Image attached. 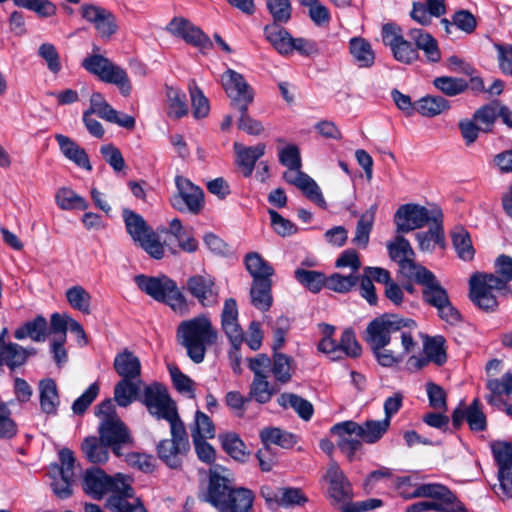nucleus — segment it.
<instances>
[{
	"label": "nucleus",
	"mask_w": 512,
	"mask_h": 512,
	"mask_svg": "<svg viewBox=\"0 0 512 512\" xmlns=\"http://www.w3.org/2000/svg\"><path fill=\"white\" fill-rule=\"evenodd\" d=\"M277 392L278 389L270 385L267 376H257L253 378L250 385L249 398L254 399L260 404H265L268 403Z\"/></svg>",
	"instance_id": "nucleus-52"
},
{
	"label": "nucleus",
	"mask_w": 512,
	"mask_h": 512,
	"mask_svg": "<svg viewBox=\"0 0 512 512\" xmlns=\"http://www.w3.org/2000/svg\"><path fill=\"white\" fill-rule=\"evenodd\" d=\"M178 193L171 199L172 206L180 212L198 214L203 207V191L183 177L176 178Z\"/></svg>",
	"instance_id": "nucleus-15"
},
{
	"label": "nucleus",
	"mask_w": 512,
	"mask_h": 512,
	"mask_svg": "<svg viewBox=\"0 0 512 512\" xmlns=\"http://www.w3.org/2000/svg\"><path fill=\"white\" fill-rule=\"evenodd\" d=\"M185 289L204 307L218 303L219 288L215 279L208 274H197L186 280Z\"/></svg>",
	"instance_id": "nucleus-19"
},
{
	"label": "nucleus",
	"mask_w": 512,
	"mask_h": 512,
	"mask_svg": "<svg viewBox=\"0 0 512 512\" xmlns=\"http://www.w3.org/2000/svg\"><path fill=\"white\" fill-rule=\"evenodd\" d=\"M357 429L358 423L354 421L337 423L331 428V433L337 436L338 448L347 455L349 461L353 460L355 452L362 446Z\"/></svg>",
	"instance_id": "nucleus-26"
},
{
	"label": "nucleus",
	"mask_w": 512,
	"mask_h": 512,
	"mask_svg": "<svg viewBox=\"0 0 512 512\" xmlns=\"http://www.w3.org/2000/svg\"><path fill=\"white\" fill-rule=\"evenodd\" d=\"M505 278L494 274L475 273L469 280L470 300L480 309L486 312H493L498 306L496 296L493 291H502L507 289Z\"/></svg>",
	"instance_id": "nucleus-5"
},
{
	"label": "nucleus",
	"mask_w": 512,
	"mask_h": 512,
	"mask_svg": "<svg viewBox=\"0 0 512 512\" xmlns=\"http://www.w3.org/2000/svg\"><path fill=\"white\" fill-rule=\"evenodd\" d=\"M140 379L122 378L114 388V399L120 407L129 406L138 395Z\"/></svg>",
	"instance_id": "nucleus-43"
},
{
	"label": "nucleus",
	"mask_w": 512,
	"mask_h": 512,
	"mask_svg": "<svg viewBox=\"0 0 512 512\" xmlns=\"http://www.w3.org/2000/svg\"><path fill=\"white\" fill-rule=\"evenodd\" d=\"M55 139L60 147L61 152L67 159L74 162L81 168H84L88 171L92 170V166L90 164L87 153L74 140L62 134H57Z\"/></svg>",
	"instance_id": "nucleus-32"
},
{
	"label": "nucleus",
	"mask_w": 512,
	"mask_h": 512,
	"mask_svg": "<svg viewBox=\"0 0 512 512\" xmlns=\"http://www.w3.org/2000/svg\"><path fill=\"white\" fill-rule=\"evenodd\" d=\"M264 33L266 39L279 54L283 56L291 54L293 37L285 28L281 27L279 24L272 23L265 26Z\"/></svg>",
	"instance_id": "nucleus-34"
},
{
	"label": "nucleus",
	"mask_w": 512,
	"mask_h": 512,
	"mask_svg": "<svg viewBox=\"0 0 512 512\" xmlns=\"http://www.w3.org/2000/svg\"><path fill=\"white\" fill-rule=\"evenodd\" d=\"M450 109V103L442 96L427 95L416 103V110L424 117H435Z\"/></svg>",
	"instance_id": "nucleus-46"
},
{
	"label": "nucleus",
	"mask_w": 512,
	"mask_h": 512,
	"mask_svg": "<svg viewBox=\"0 0 512 512\" xmlns=\"http://www.w3.org/2000/svg\"><path fill=\"white\" fill-rule=\"evenodd\" d=\"M350 53L359 67L368 68L374 64L375 54L370 43L363 38L354 37L350 40Z\"/></svg>",
	"instance_id": "nucleus-49"
},
{
	"label": "nucleus",
	"mask_w": 512,
	"mask_h": 512,
	"mask_svg": "<svg viewBox=\"0 0 512 512\" xmlns=\"http://www.w3.org/2000/svg\"><path fill=\"white\" fill-rule=\"evenodd\" d=\"M466 421L472 431H484L486 429V416L480 409V402L478 399H474L467 407Z\"/></svg>",
	"instance_id": "nucleus-64"
},
{
	"label": "nucleus",
	"mask_w": 512,
	"mask_h": 512,
	"mask_svg": "<svg viewBox=\"0 0 512 512\" xmlns=\"http://www.w3.org/2000/svg\"><path fill=\"white\" fill-rule=\"evenodd\" d=\"M431 224L427 231L416 234L418 247L423 252H432L435 245L443 247L445 243L443 222H432Z\"/></svg>",
	"instance_id": "nucleus-39"
},
{
	"label": "nucleus",
	"mask_w": 512,
	"mask_h": 512,
	"mask_svg": "<svg viewBox=\"0 0 512 512\" xmlns=\"http://www.w3.org/2000/svg\"><path fill=\"white\" fill-rule=\"evenodd\" d=\"M433 85L449 97L459 95L468 88V83L465 79L449 76L436 77L433 80Z\"/></svg>",
	"instance_id": "nucleus-59"
},
{
	"label": "nucleus",
	"mask_w": 512,
	"mask_h": 512,
	"mask_svg": "<svg viewBox=\"0 0 512 512\" xmlns=\"http://www.w3.org/2000/svg\"><path fill=\"white\" fill-rule=\"evenodd\" d=\"M167 30L185 40L186 43L198 47L201 51L209 50L213 47L210 38L200 28L184 18H174L168 24Z\"/></svg>",
	"instance_id": "nucleus-23"
},
{
	"label": "nucleus",
	"mask_w": 512,
	"mask_h": 512,
	"mask_svg": "<svg viewBox=\"0 0 512 512\" xmlns=\"http://www.w3.org/2000/svg\"><path fill=\"white\" fill-rule=\"evenodd\" d=\"M57 205L63 210L81 209L88 207L87 201L67 187L60 188L55 195Z\"/></svg>",
	"instance_id": "nucleus-58"
},
{
	"label": "nucleus",
	"mask_w": 512,
	"mask_h": 512,
	"mask_svg": "<svg viewBox=\"0 0 512 512\" xmlns=\"http://www.w3.org/2000/svg\"><path fill=\"white\" fill-rule=\"evenodd\" d=\"M451 238L458 257L464 261H471L474 258L475 250L469 232L462 227H456Z\"/></svg>",
	"instance_id": "nucleus-50"
},
{
	"label": "nucleus",
	"mask_w": 512,
	"mask_h": 512,
	"mask_svg": "<svg viewBox=\"0 0 512 512\" xmlns=\"http://www.w3.org/2000/svg\"><path fill=\"white\" fill-rule=\"evenodd\" d=\"M222 86L231 99V105L237 110H245L254 99L252 89L243 75L228 69L221 77Z\"/></svg>",
	"instance_id": "nucleus-14"
},
{
	"label": "nucleus",
	"mask_w": 512,
	"mask_h": 512,
	"mask_svg": "<svg viewBox=\"0 0 512 512\" xmlns=\"http://www.w3.org/2000/svg\"><path fill=\"white\" fill-rule=\"evenodd\" d=\"M190 93L193 115L195 118H204L209 114L210 104L208 98L198 87L195 80H191L188 85Z\"/></svg>",
	"instance_id": "nucleus-57"
},
{
	"label": "nucleus",
	"mask_w": 512,
	"mask_h": 512,
	"mask_svg": "<svg viewBox=\"0 0 512 512\" xmlns=\"http://www.w3.org/2000/svg\"><path fill=\"white\" fill-rule=\"evenodd\" d=\"M171 439L161 440L157 445L158 457L172 469L182 465V458L188 453L190 443L183 421L170 424Z\"/></svg>",
	"instance_id": "nucleus-9"
},
{
	"label": "nucleus",
	"mask_w": 512,
	"mask_h": 512,
	"mask_svg": "<svg viewBox=\"0 0 512 512\" xmlns=\"http://www.w3.org/2000/svg\"><path fill=\"white\" fill-rule=\"evenodd\" d=\"M224 451L237 461H245L248 453L246 445L235 433H226L219 436Z\"/></svg>",
	"instance_id": "nucleus-55"
},
{
	"label": "nucleus",
	"mask_w": 512,
	"mask_h": 512,
	"mask_svg": "<svg viewBox=\"0 0 512 512\" xmlns=\"http://www.w3.org/2000/svg\"><path fill=\"white\" fill-rule=\"evenodd\" d=\"M40 408L46 415H56L60 405V397L56 382L52 378L39 381Z\"/></svg>",
	"instance_id": "nucleus-31"
},
{
	"label": "nucleus",
	"mask_w": 512,
	"mask_h": 512,
	"mask_svg": "<svg viewBox=\"0 0 512 512\" xmlns=\"http://www.w3.org/2000/svg\"><path fill=\"white\" fill-rule=\"evenodd\" d=\"M123 478L124 476L121 474L112 477L100 468H89L84 474L83 489L89 496L99 500L105 494L114 491L118 482H121Z\"/></svg>",
	"instance_id": "nucleus-18"
},
{
	"label": "nucleus",
	"mask_w": 512,
	"mask_h": 512,
	"mask_svg": "<svg viewBox=\"0 0 512 512\" xmlns=\"http://www.w3.org/2000/svg\"><path fill=\"white\" fill-rule=\"evenodd\" d=\"M27 351L17 343H6L0 336V365L15 369L25 364Z\"/></svg>",
	"instance_id": "nucleus-36"
},
{
	"label": "nucleus",
	"mask_w": 512,
	"mask_h": 512,
	"mask_svg": "<svg viewBox=\"0 0 512 512\" xmlns=\"http://www.w3.org/2000/svg\"><path fill=\"white\" fill-rule=\"evenodd\" d=\"M294 360L287 354L275 352L271 361V371L275 379L281 384L289 382L292 378V366Z\"/></svg>",
	"instance_id": "nucleus-51"
},
{
	"label": "nucleus",
	"mask_w": 512,
	"mask_h": 512,
	"mask_svg": "<svg viewBox=\"0 0 512 512\" xmlns=\"http://www.w3.org/2000/svg\"><path fill=\"white\" fill-rule=\"evenodd\" d=\"M286 183L297 187L311 201L322 208H326V201L318 184L301 168H289L283 173Z\"/></svg>",
	"instance_id": "nucleus-24"
},
{
	"label": "nucleus",
	"mask_w": 512,
	"mask_h": 512,
	"mask_svg": "<svg viewBox=\"0 0 512 512\" xmlns=\"http://www.w3.org/2000/svg\"><path fill=\"white\" fill-rule=\"evenodd\" d=\"M233 148L237 167L245 178L250 177L255 164L265 154L266 145L258 143L254 146H245L242 143L235 142Z\"/></svg>",
	"instance_id": "nucleus-28"
},
{
	"label": "nucleus",
	"mask_w": 512,
	"mask_h": 512,
	"mask_svg": "<svg viewBox=\"0 0 512 512\" xmlns=\"http://www.w3.org/2000/svg\"><path fill=\"white\" fill-rule=\"evenodd\" d=\"M416 327L413 319L402 318L396 314H383L368 324L363 339L371 350H379L387 346H396L402 334H411L407 329Z\"/></svg>",
	"instance_id": "nucleus-3"
},
{
	"label": "nucleus",
	"mask_w": 512,
	"mask_h": 512,
	"mask_svg": "<svg viewBox=\"0 0 512 512\" xmlns=\"http://www.w3.org/2000/svg\"><path fill=\"white\" fill-rule=\"evenodd\" d=\"M412 280L423 286L422 298L426 304L437 308L441 304L447 303L449 296L446 289L427 268H421Z\"/></svg>",
	"instance_id": "nucleus-22"
},
{
	"label": "nucleus",
	"mask_w": 512,
	"mask_h": 512,
	"mask_svg": "<svg viewBox=\"0 0 512 512\" xmlns=\"http://www.w3.org/2000/svg\"><path fill=\"white\" fill-rule=\"evenodd\" d=\"M406 499L432 498L444 501L446 504L464 505L457 496L446 486L439 483H426L419 485L411 494L404 496Z\"/></svg>",
	"instance_id": "nucleus-29"
},
{
	"label": "nucleus",
	"mask_w": 512,
	"mask_h": 512,
	"mask_svg": "<svg viewBox=\"0 0 512 512\" xmlns=\"http://www.w3.org/2000/svg\"><path fill=\"white\" fill-rule=\"evenodd\" d=\"M295 279L313 293H318L326 286V278L322 272L298 268L294 272Z\"/></svg>",
	"instance_id": "nucleus-54"
},
{
	"label": "nucleus",
	"mask_w": 512,
	"mask_h": 512,
	"mask_svg": "<svg viewBox=\"0 0 512 512\" xmlns=\"http://www.w3.org/2000/svg\"><path fill=\"white\" fill-rule=\"evenodd\" d=\"M359 282V277L354 273L343 276L339 273H334L326 278V287L338 293L349 292Z\"/></svg>",
	"instance_id": "nucleus-61"
},
{
	"label": "nucleus",
	"mask_w": 512,
	"mask_h": 512,
	"mask_svg": "<svg viewBox=\"0 0 512 512\" xmlns=\"http://www.w3.org/2000/svg\"><path fill=\"white\" fill-rule=\"evenodd\" d=\"M221 326L233 347L239 349L244 341V333L238 323V307L236 300L233 298H228L224 302L221 313Z\"/></svg>",
	"instance_id": "nucleus-27"
},
{
	"label": "nucleus",
	"mask_w": 512,
	"mask_h": 512,
	"mask_svg": "<svg viewBox=\"0 0 512 512\" xmlns=\"http://www.w3.org/2000/svg\"><path fill=\"white\" fill-rule=\"evenodd\" d=\"M98 433L102 441L110 446L116 456L122 455V447L133 444L130 431L120 418L101 420L98 426Z\"/></svg>",
	"instance_id": "nucleus-13"
},
{
	"label": "nucleus",
	"mask_w": 512,
	"mask_h": 512,
	"mask_svg": "<svg viewBox=\"0 0 512 512\" xmlns=\"http://www.w3.org/2000/svg\"><path fill=\"white\" fill-rule=\"evenodd\" d=\"M166 96L169 102L168 115L179 119L188 114V106L186 104V95L180 89L174 87H166Z\"/></svg>",
	"instance_id": "nucleus-56"
},
{
	"label": "nucleus",
	"mask_w": 512,
	"mask_h": 512,
	"mask_svg": "<svg viewBox=\"0 0 512 512\" xmlns=\"http://www.w3.org/2000/svg\"><path fill=\"white\" fill-rule=\"evenodd\" d=\"M278 404L287 409L291 407L304 421L311 419L314 408L311 402L294 393H282L278 399Z\"/></svg>",
	"instance_id": "nucleus-41"
},
{
	"label": "nucleus",
	"mask_w": 512,
	"mask_h": 512,
	"mask_svg": "<svg viewBox=\"0 0 512 512\" xmlns=\"http://www.w3.org/2000/svg\"><path fill=\"white\" fill-rule=\"evenodd\" d=\"M324 479L329 484L327 495L333 504L345 506L351 502L353 498L352 485L335 461L330 463ZM344 509L346 508L343 507Z\"/></svg>",
	"instance_id": "nucleus-16"
},
{
	"label": "nucleus",
	"mask_w": 512,
	"mask_h": 512,
	"mask_svg": "<svg viewBox=\"0 0 512 512\" xmlns=\"http://www.w3.org/2000/svg\"><path fill=\"white\" fill-rule=\"evenodd\" d=\"M417 346L418 343L412 334H402L396 346H387L379 350H372V352L379 365L390 368L401 363L408 354L417 349Z\"/></svg>",
	"instance_id": "nucleus-20"
},
{
	"label": "nucleus",
	"mask_w": 512,
	"mask_h": 512,
	"mask_svg": "<svg viewBox=\"0 0 512 512\" xmlns=\"http://www.w3.org/2000/svg\"><path fill=\"white\" fill-rule=\"evenodd\" d=\"M81 14L92 23L101 37L109 38L117 31L115 16L107 9L93 4H83Z\"/></svg>",
	"instance_id": "nucleus-25"
},
{
	"label": "nucleus",
	"mask_w": 512,
	"mask_h": 512,
	"mask_svg": "<svg viewBox=\"0 0 512 512\" xmlns=\"http://www.w3.org/2000/svg\"><path fill=\"white\" fill-rule=\"evenodd\" d=\"M204 500L219 512H251L254 494L250 489L235 487L228 477L214 470L210 471Z\"/></svg>",
	"instance_id": "nucleus-1"
},
{
	"label": "nucleus",
	"mask_w": 512,
	"mask_h": 512,
	"mask_svg": "<svg viewBox=\"0 0 512 512\" xmlns=\"http://www.w3.org/2000/svg\"><path fill=\"white\" fill-rule=\"evenodd\" d=\"M490 448L498 465V480L500 489L506 496L512 492V443L508 441H493Z\"/></svg>",
	"instance_id": "nucleus-17"
},
{
	"label": "nucleus",
	"mask_w": 512,
	"mask_h": 512,
	"mask_svg": "<svg viewBox=\"0 0 512 512\" xmlns=\"http://www.w3.org/2000/svg\"><path fill=\"white\" fill-rule=\"evenodd\" d=\"M65 295L67 302L73 309L87 315L91 313V295L84 287L80 285L73 286L66 291Z\"/></svg>",
	"instance_id": "nucleus-53"
},
{
	"label": "nucleus",
	"mask_w": 512,
	"mask_h": 512,
	"mask_svg": "<svg viewBox=\"0 0 512 512\" xmlns=\"http://www.w3.org/2000/svg\"><path fill=\"white\" fill-rule=\"evenodd\" d=\"M137 286L152 297L154 300L168 304L174 311L181 310L186 306V300L178 289L174 280L162 275L152 277L146 275H137L135 277Z\"/></svg>",
	"instance_id": "nucleus-4"
},
{
	"label": "nucleus",
	"mask_w": 512,
	"mask_h": 512,
	"mask_svg": "<svg viewBox=\"0 0 512 512\" xmlns=\"http://www.w3.org/2000/svg\"><path fill=\"white\" fill-rule=\"evenodd\" d=\"M123 219L126 230L133 241L144 249L152 258L162 259L164 256V246L160 242L159 236L147 224L145 219L132 210H123Z\"/></svg>",
	"instance_id": "nucleus-6"
},
{
	"label": "nucleus",
	"mask_w": 512,
	"mask_h": 512,
	"mask_svg": "<svg viewBox=\"0 0 512 512\" xmlns=\"http://www.w3.org/2000/svg\"><path fill=\"white\" fill-rule=\"evenodd\" d=\"M106 506L112 512H146L140 500L134 497V489L125 478L111 492Z\"/></svg>",
	"instance_id": "nucleus-21"
},
{
	"label": "nucleus",
	"mask_w": 512,
	"mask_h": 512,
	"mask_svg": "<svg viewBox=\"0 0 512 512\" xmlns=\"http://www.w3.org/2000/svg\"><path fill=\"white\" fill-rule=\"evenodd\" d=\"M59 459L61 465L51 467V475L53 478L51 487L57 497L65 499L72 495V484L75 481V457L70 449L63 448L59 452Z\"/></svg>",
	"instance_id": "nucleus-11"
},
{
	"label": "nucleus",
	"mask_w": 512,
	"mask_h": 512,
	"mask_svg": "<svg viewBox=\"0 0 512 512\" xmlns=\"http://www.w3.org/2000/svg\"><path fill=\"white\" fill-rule=\"evenodd\" d=\"M261 441L266 445H277L282 448H291L296 443L294 434L283 431L277 427H266L260 431Z\"/></svg>",
	"instance_id": "nucleus-48"
},
{
	"label": "nucleus",
	"mask_w": 512,
	"mask_h": 512,
	"mask_svg": "<svg viewBox=\"0 0 512 512\" xmlns=\"http://www.w3.org/2000/svg\"><path fill=\"white\" fill-rule=\"evenodd\" d=\"M113 367L121 378L140 379V360L128 349H125L116 355Z\"/></svg>",
	"instance_id": "nucleus-33"
},
{
	"label": "nucleus",
	"mask_w": 512,
	"mask_h": 512,
	"mask_svg": "<svg viewBox=\"0 0 512 512\" xmlns=\"http://www.w3.org/2000/svg\"><path fill=\"white\" fill-rule=\"evenodd\" d=\"M177 339L186 349L188 357L198 364L203 362L207 348L217 343L218 331L211 319L201 314L178 325Z\"/></svg>",
	"instance_id": "nucleus-2"
},
{
	"label": "nucleus",
	"mask_w": 512,
	"mask_h": 512,
	"mask_svg": "<svg viewBox=\"0 0 512 512\" xmlns=\"http://www.w3.org/2000/svg\"><path fill=\"white\" fill-rule=\"evenodd\" d=\"M109 447L100 437L96 436L85 438L81 445L83 454L93 464H104L108 461Z\"/></svg>",
	"instance_id": "nucleus-37"
},
{
	"label": "nucleus",
	"mask_w": 512,
	"mask_h": 512,
	"mask_svg": "<svg viewBox=\"0 0 512 512\" xmlns=\"http://www.w3.org/2000/svg\"><path fill=\"white\" fill-rule=\"evenodd\" d=\"M250 298L253 306L260 311H268L272 305V280L252 282Z\"/></svg>",
	"instance_id": "nucleus-40"
},
{
	"label": "nucleus",
	"mask_w": 512,
	"mask_h": 512,
	"mask_svg": "<svg viewBox=\"0 0 512 512\" xmlns=\"http://www.w3.org/2000/svg\"><path fill=\"white\" fill-rule=\"evenodd\" d=\"M141 401L148 412L157 419H164L169 424L182 421L175 401L170 397L166 387L158 382L144 388Z\"/></svg>",
	"instance_id": "nucleus-8"
},
{
	"label": "nucleus",
	"mask_w": 512,
	"mask_h": 512,
	"mask_svg": "<svg viewBox=\"0 0 512 512\" xmlns=\"http://www.w3.org/2000/svg\"><path fill=\"white\" fill-rule=\"evenodd\" d=\"M165 232L172 234L176 238L182 250L189 253L197 250L198 242L192 235V229L183 227L178 218H174L170 221L169 228L166 229Z\"/></svg>",
	"instance_id": "nucleus-44"
},
{
	"label": "nucleus",
	"mask_w": 512,
	"mask_h": 512,
	"mask_svg": "<svg viewBox=\"0 0 512 512\" xmlns=\"http://www.w3.org/2000/svg\"><path fill=\"white\" fill-rule=\"evenodd\" d=\"M244 264L253 278L252 282L272 280L274 269L259 253L249 252L245 255Z\"/></svg>",
	"instance_id": "nucleus-35"
},
{
	"label": "nucleus",
	"mask_w": 512,
	"mask_h": 512,
	"mask_svg": "<svg viewBox=\"0 0 512 512\" xmlns=\"http://www.w3.org/2000/svg\"><path fill=\"white\" fill-rule=\"evenodd\" d=\"M192 439H207L215 436V427L212 420L201 411L195 414V426L191 431Z\"/></svg>",
	"instance_id": "nucleus-63"
},
{
	"label": "nucleus",
	"mask_w": 512,
	"mask_h": 512,
	"mask_svg": "<svg viewBox=\"0 0 512 512\" xmlns=\"http://www.w3.org/2000/svg\"><path fill=\"white\" fill-rule=\"evenodd\" d=\"M387 249L390 259L398 264L399 272L408 280H412L421 268H425L414 261L415 252L403 236H397L393 242H389Z\"/></svg>",
	"instance_id": "nucleus-12"
},
{
	"label": "nucleus",
	"mask_w": 512,
	"mask_h": 512,
	"mask_svg": "<svg viewBox=\"0 0 512 512\" xmlns=\"http://www.w3.org/2000/svg\"><path fill=\"white\" fill-rule=\"evenodd\" d=\"M390 423L388 419L367 420L363 424H358V436L368 444L378 442L388 431Z\"/></svg>",
	"instance_id": "nucleus-45"
},
{
	"label": "nucleus",
	"mask_w": 512,
	"mask_h": 512,
	"mask_svg": "<svg viewBox=\"0 0 512 512\" xmlns=\"http://www.w3.org/2000/svg\"><path fill=\"white\" fill-rule=\"evenodd\" d=\"M499 106V102L493 101L491 103L479 107L474 112L472 118L481 128V132H492L494 123L496 119L499 117Z\"/></svg>",
	"instance_id": "nucleus-47"
},
{
	"label": "nucleus",
	"mask_w": 512,
	"mask_h": 512,
	"mask_svg": "<svg viewBox=\"0 0 512 512\" xmlns=\"http://www.w3.org/2000/svg\"><path fill=\"white\" fill-rule=\"evenodd\" d=\"M48 324L46 319L39 315L32 321H28L14 332V337L18 340L31 338L35 342H43L46 339Z\"/></svg>",
	"instance_id": "nucleus-38"
},
{
	"label": "nucleus",
	"mask_w": 512,
	"mask_h": 512,
	"mask_svg": "<svg viewBox=\"0 0 512 512\" xmlns=\"http://www.w3.org/2000/svg\"><path fill=\"white\" fill-rule=\"evenodd\" d=\"M82 66L88 72L98 76L101 81L116 85L122 95H130L132 86L127 73L108 58L102 55H92L83 60Z\"/></svg>",
	"instance_id": "nucleus-10"
},
{
	"label": "nucleus",
	"mask_w": 512,
	"mask_h": 512,
	"mask_svg": "<svg viewBox=\"0 0 512 512\" xmlns=\"http://www.w3.org/2000/svg\"><path fill=\"white\" fill-rule=\"evenodd\" d=\"M432 222H443V212L439 207L428 209L419 204L408 203L401 205L394 214L397 233H408Z\"/></svg>",
	"instance_id": "nucleus-7"
},
{
	"label": "nucleus",
	"mask_w": 512,
	"mask_h": 512,
	"mask_svg": "<svg viewBox=\"0 0 512 512\" xmlns=\"http://www.w3.org/2000/svg\"><path fill=\"white\" fill-rule=\"evenodd\" d=\"M408 37L415 44V49L422 50L429 62H439L441 52L437 40L428 32L420 28H413L408 31Z\"/></svg>",
	"instance_id": "nucleus-30"
},
{
	"label": "nucleus",
	"mask_w": 512,
	"mask_h": 512,
	"mask_svg": "<svg viewBox=\"0 0 512 512\" xmlns=\"http://www.w3.org/2000/svg\"><path fill=\"white\" fill-rule=\"evenodd\" d=\"M18 6L35 12L41 18L55 15L56 6L49 0H12Z\"/></svg>",
	"instance_id": "nucleus-62"
},
{
	"label": "nucleus",
	"mask_w": 512,
	"mask_h": 512,
	"mask_svg": "<svg viewBox=\"0 0 512 512\" xmlns=\"http://www.w3.org/2000/svg\"><path fill=\"white\" fill-rule=\"evenodd\" d=\"M445 339L442 336L427 338L424 343V352L430 362L438 366L443 365L447 360L444 348Z\"/></svg>",
	"instance_id": "nucleus-60"
},
{
	"label": "nucleus",
	"mask_w": 512,
	"mask_h": 512,
	"mask_svg": "<svg viewBox=\"0 0 512 512\" xmlns=\"http://www.w3.org/2000/svg\"><path fill=\"white\" fill-rule=\"evenodd\" d=\"M377 204H373L365 213H363L356 226L355 236L352 239L353 244L365 248L368 245L370 233L375 220Z\"/></svg>",
	"instance_id": "nucleus-42"
}]
</instances>
